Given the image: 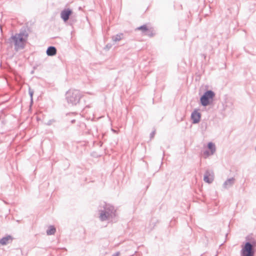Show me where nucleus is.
<instances>
[{"mask_svg": "<svg viewBox=\"0 0 256 256\" xmlns=\"http://www.w3.org/2000/svg\"><path fill=\"white\" fill-rule=\"evenodd\" d=\"M112 130L114 132H116V130H113V129H112Z\"/></svg>", "mask_w": 256, "mask_h": 256, "instance_id": "20", "label": "nucleus"}, {"mask_svg": "<svg viewBox=\"0 0 256 256\" xmlns=\"http://www.w3.org/2000/svg\"><path fill=\"white\" fill-rule=\"evenodd\" d=\"M56 228L53 226H50L46 230V234L48 236L54 234L56 232Z\"/></svg>", "mask_w": 256, "mask_h": 256, "instance_id": "13", "label": "nucleus"}, {"mask_svg": "<svg viewBox=\"0 0 256 256\" xmlns=\"http://www.w3.org/2000/svg\"><path fill=\"white\" fill-rule=\"evenodd\" d=\"M214 179V174L212 170H206L204 176V180L208 184L212 183Z\"/></svg>", "mask_w": 256, "mask_h": 256, "instance_id": "6", "label": "nucleus"}, {"mask_svg": "<svg viewBox=\"0 0 256 256\" xmlns=\"http://www.w3.org/2000/svg\"><path fill=\"white\" fill-rule=\"evenodd\" d=\"M75 122V120H72V123H73V122Z\"/></svg>", "mask_w": 256, "mask_h": 256, "instance_id": "21", "label": "nucleus"}, {"mask_svg": "<svg viewBox=\"0 0 256 256\" xmlns=\"http://www.w3.org/2000/svg\"><path fill=\"white\" fill-rule=\"evenodd\" d=\"M124 37V34L122 33H120L118 34H117L115 36H114L112 37V40L113 42H119Z\"/></svg>", "mask_w": 256, "mask_h": 256, "instance_id": "12", "label": "nucleus"}, {"mask_svg": "<svg viewBox=\"0 0 256 256\" xmlns=\"http://www.w3.org/2000/svg\"><path fill=\"white\" fill-rule=\"evenodd\" d=\"M72 14V10L69 8L64 9L60 12V18L64 22H66Z\"/></svg>", "mask_w": 256, "mask_h": 256, "instance_id": "7", "label": "nucleus"}, {"mask_svg": "<svg viewBox=\"0 0 256 256\" xmlns=\"http://www.w3.org/2000/svg\"><path fill=\"white\" fill-rule=\"evenodd\" d=\"M100 208L99 211V218L102 222L114 220L116 216V210L110 204L104 202L100 206Z\"/></svg>", "mask_w": 256, "mask_h": 256, "instance_id": "1", "label": "nucleus"}, {"mask_svg": "<svg viewBox=\"0 0 256 256\" xmlns=\"http://www.w3.org/2000/svg\"><path fill=\"white\" fill-rule=\"evenodd\" d=\"M214 96V92L211 90L206 92L200 98L202 105L206 106L210 104V101L212 100Z\"/></svg>", "mask_w": 256, "mask_h": 256, "instance_id": "5", "label": "nucleus"}, {"mask_svg": "<svg viewBox=\"0 0 256 256\" xmlns=\"http://www.w3.org/2000/svg\"><path fill=\"white\" fill-rule=\"evenodd\" d=\"M29 94L30 96V98H31V100H32V96H33V94H34V90H31L30 88H29Z\"/></svg>", "mask_w": 256, "mask_h": 256, "instance_id": "16", "label": "nucleus"}, {"mask_svg": "<svg viewBox=\"0 0 256 256\" xmlns=\"http://www.w3.org/2000/svg\"><path fill=\"white\" fill-rule=\"evenodd\" d=\"M12 240V238L10 236H8L4 237L0 240V245L4 246L9 244Z\"/></svg>", "mask_w": 256, "mask_h": 256, "instance_id": "10", "label": "nucleus"}, {"mask_svg": "<svg viewBox=\"0 0 256 256\" xmlns=\"http://www.w3.org/2000/svg\"><path fill=\"white\" fill-rule=\"evenodd\" d=\"M155 130L152 132L150 134V138H152L154 136V134H155Z\"/></svg>", "mask_w": 256, "mask_h": 256, "instance_id": "17", "label": "nucleus"}, {"mask_svg": "<svg viewBox=\"0 0 256 256\" xmlns=\"http://www.w3.org/2000/svg\"><path fill=\"white\" fill-rule=\"evenodd\" d=\"M201 118V114L195 110L191 114V119L193 124H198L200 122Z\"/></svg>", "mask_w": 256, "mask_h": 256, "instance_id": "8", "label": "nucleus"}, {"mask_svg": "<svg viewBox=\"0 0 256 256\" xmlns=\"http://www.w3.org/2000/svg\"><path fill=\"white\" fill-rule=\"evenodd\" d=\"M120 254V252H116L114 253V254H113L112 256H119Z\"/></svg>", "mask_w": 256, "mask_h": 256, "instance_id": "18", "label": "nucleus"}, {"mask_svg": "<svg viewBox=\"0 0 256 256\" xmlns=\"http://www.w3.org/2000/svg\"><path fill=\"white\" fill-rule=\"evenodd\" d=\"M235 179L234 178H231L226 180L223 184L222 186L224 188L227 189L233 186L234 183Z\"/></svg>", "mask_w": 256, "mask_h": 256, "instance_id": "9", "label": "nucleus"}, {"mask_svg": "<svg viewBox=\"0 0 256 256\" xmlns=\"http://www.w3.org/2000/svg\"><path fill=\"white\" fill-rule=\"evenodd\" d=\"M208 148L210 150L212 154L216 151L215 145L212 142H209L208 145Z\"/></svg>", "mask_w": 256, "mask_h": 256, "instance_id": "14", "label": "nucleus"}, {"mask_svg": "<svg viewBox=\"0 0 256 256\" xmlns=\"http://www.w3.org/2000/svg\"><path fill=\"white\" fill-rule=\"evenodd\" d=\"M28 36V34L26 32H20L12 36L8 39V42L10 44H14L15 50L18 51L24 48Z\"/></svg>", "mask_w": 256, "mask_h": 256, "instance_id": "2", "label": "nucleus"}, {"mask_svg": "<svg viewBox=\"0 0 256 256\" xmlns=\"http://www.w3.org/2000/svg\"><path fill=\"white\" fill-rule=\"evenodd\" d=\"M136 30H141L143 32H145L148 30V28L146 25H142L140 26L137 28Z\"/></svg>", "mask_w": 256, "mask_h": 256, "instance_id": "15", "label": "nucleus"}, {"mask_svg": "<svg viewBox=\"0 0 256 256\" xmlns=\"http://www.w3.org/2000/svg\"><path fill=\"white\" fill-rule=\"evenodd\" d=\"M204 154H206L207 155H208V151H206V152H204Z\"/></svg>", "mask_w": 256, "mask_h": 256, "instance_id": "19", "label": "nucleus"}, {"mask_svg": "<svg viewBox=\"0 0 256 256\" xmlns=\"http://www.w3.org/2000/svg\"><path fill=\"white\" fill-rule=\"evenodd\" d=\"M81 98V93L77 90L70 89L66 94V99L68 103L72 106L78 104Z\"/></svg>", "mask_w": 256, "mask_h": 256, "instance_id": "4", "label": "nucleus"}, {"mask_svg": "<svg viewBox=\"0 0 256 256\" xmlns=\"http://www.w3.org/2000/svg\"><path fill=\"white\" fill-rule=\"evenodd\" d=\"M46 54L48 56H54L56 54V49L54 46H49L46 50Z\"/></svg>", "mask_w": 256, "mask_h": 256, "instance_id": "11", "label": "nucleus"}, {"mask_svg": "<svg viewBox=\"0 0 256 256\" xmlns=\"http://www.w3.org/2000/svg\"><path fill=\"white\" fill-rule=\"evenodd\" d=\"M256 247V240L252 238L250 242H247L244 245L242 246L240 256H254Z\"/></svg>", "mask_w": 256, "mask_h": 256, "instance_id": "3", "label": "nucleus"}]
</instances>
